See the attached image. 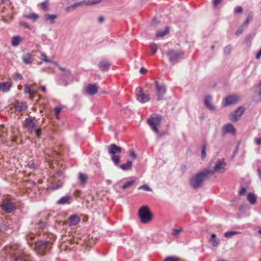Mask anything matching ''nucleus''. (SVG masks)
<instances>
[{"mask_svg": "<svg viewBox=\"0 0 261 261\" xmlns=\"http://www.w3.org/2000/svg\"><path fill=\"white\" fill-rule=\"evenodd\" d=\"M83 3H84L83 2H77V3H74L73 5H72L71 6L67 7L66 8V11H70L72 10H73V9H75L76 8H77V7L81 5Z\"/></svg>", "mask_w": 261, "mask_h": 261, "instance_id": "nucleus-36", "label": "nucleus"}, {"mask_svg": "<svg viewBox=\"0 0 261 261\" xmlns=\"http://www.w3.org/2000/svg\"><path fill=\"white\" fill-rule=\"evenodd\" d=\"M169 32V27H166L164 30H158L156 31V36L157 37H163L167 35Z\"/></svg>", "mask_w": 261, "mask_h": 261, "instance_id": "nucleus-31", "label": "nucleus"}, {"mask_svg": "<svg viewBox=\"0 0 261 261\" xmlns=\"http://www.w3.org/2000/svg\"><path fill=\"white\" fill-rule=\"evenodd\" d=\"M214 174V171L213 169L205 168L192 176L190 179L189 184L194 189H198L203 186L204 180Z\"/></svg>", "mask_w": 261, "mask_h": 261, "instance_id": "nucleus-1", "label": "nucleus"}, {"mask_svg": "<svg viewBox=\"0 0 261 261\" xmlns=\"http://www.w3.org/2000/svg\"><path fill=\"white\" fill-rule=\"evenodd\" d=\"M177 258L175 256H168L167 257L164 261H176Z\"/></svg>", "mask_w": 261, "mask_h": 261, "instance_id": "nucleus-47", "label": "nucleus"}, {"mask_svg": "<svg viewBox=\"0 0 261 261\" xmlns=\"http://www.w3.org/2000/svg\"><path fill=\"white\" fill-rule=\"evenodd\" d=\"M45 225H46V223L44 222L40 221L39 223V227L40 228L43 229V228H44L45 227Z\"/></svg>", "mask_w": 261, "mask_h": 261, "instance_id": "nucleus-62", "label": "nucleus"}, {"mask_svg": "<svg viewBox=\"0 0 261 261\" xmlns=\"http://www.w3.org/2000/svg\"><path fill=\"white\" fill-rule=\"evenodd\" d=\"M57 17V15L55 14H48L44 15V18L46 20H49L50 23L53 24L55 22V19Z\"/></svg>", "mask_w": 261, "mask_h": 261, "instance_id": "nucleus-32", "label": "nucleus"}, {"mask_svg": "<svg viewBox=\"0 0 261 261\" xmlns=\"http://www.w3.org/2000/svg\"><path fill=\"white\" fill-rule=\"evenodd\" d=\"M11 261H26L25 255L20 252H16L11 255Z\"/></svg>", "mask_w": 261, "mask_h": 261, "instance_id": "nucleus-19", "label": "nucleus"}, {"mask_svg": "<svg viewBox=\"0 0 261 261\" xmlns=\"http://www.w3.org/2000/svg\"><path fill=\"white\" fill-rule=\"evenodd\" d=\"M61 110L62 109L60 107H57L55 108V113L57 118H58L59 114L61 111Z\"/></svg>", "mask_w": 261, "mask_h": 261, "instance_id": "nucleus-48", "label": "nucleus"}, {"mask_svg": "<svg viewBox=\"0 0 261 261\" xmlns=\"http://www.w3.org/2000/svg\"><path fill=\"white\" fill-rule=\"evenodd\" d=\"M21 40V37L19 36H14L12 38L11 44L13 46H17Z\"/></svg>", "mask_w": 261, "mask_h": 261, "instance_id": "nucleus-28", "label": "nucleus"}, {"mask_svg": "<svg viewBox=\"0 0 261 261\" xmlns=\"http://www.w3.org/2000/svg\"><path fill=\"white\" fill-rule=\"evenodd\" d=\"M70 75H71L70 71L69 70H66L65 71V73L64 74H63L62 76L69 78Z\"/></svg>", "mask_w": 261, "mask_h": 261, "instance_id": "nucleus-58", "label": "nucleus"}, {"mask_svg": "<svg viewBox=\"0 0 261 261\" xmlns=\"http://www.w3.org/2000/svg\"><path fill=\"white\" fill-rule=\"evenodd\" d=\"M163 117L160 115L156 114L154 116H151L147 120V122L150 128L156 133H159L158 125L160 124Z\"/></svg>", "mask_w": 261, "mask_h": 261, "instance_id": "nucleus-5", "label": "nucleus"}, {"mask_svg": "<svg viewBox=\"0 0 261 261\" xmlns=\"http://www.w3.org/2000/svg\"><path fill=\"white\" fill-rule=\"evenodd\" d=\"M48 3L49 0H45L44 2L41 3L40 4L41 9L45 11H47L48 10Z\"/></svg>", "mask_w": 261, "mask_h": 261, "instance_id": "nucleus-39", "label": "nucleus"}, {"mask_svg": "<svg viewBox=\"0 0 261 261\" xmlns=\"http://www.w3.org/2000/svg\"><path fill=\"white\" fill-rule=\"evenodd\" d=\"M14 79L16 80H22L23 79L22 75L19 73H16L14 74Z\"/></svg>", "mask_w": 261, "mask_h": 261, "instance_id": "nucleus-52", "label": "nucleus"}, {"mask_svg": "<svg viewBox=\"0 0 261 261\" xmlns=\"http://www.w3.org/2000/svg\"><path fill=\"white\" fill-rule=\"evenodd\" d=\"M83 3H84L83 2H77V3H74L73 5H72L71 6L67 7L66 8V11H70L72 10H73V9H75L76 8H77V7L81 5Z\"/></svg>", "mask_w": 261, "mask_h": 261, "instance_id": "nucleus-37", "label": "nucleus"}, {"mask_svg": "<svg viewBox=\"0 0 261 261\" xmlns=\"http://www.w3.org/2000/svg\"><path fill=\"white\" fill-rule=\"evenodd\" d=\"M206 147V141H203L202 145V150H201V158L202 159H204L206 156L205 149Z\"/></svg>", "mask_w": 261, "mask_h": 261, "instance_id": "nucleus-40", "label": "nucleus"}, {"mask_svg": "<svg viewBox=\"0 0 261 261\" xmlns=\"http://www.w3.org/2000/svg\"><path fill=\"white\" fill-rule=\"evenodd\" d=\"M78 178H79L80 183L82 185H85L88 180L87 175L85 174L82 173V172H80L79 173Z\"/></svg>", "mask_w": 261, "mask_h": 261, "instance_id": "nucleus-25", "label": "nucleus"}, {"mask_svg": "<svg viewBox=\"0 0 261 261\" xmlns=\"http://www.w3.org/2000/svg\"><path fill=\"white\" fill-rule=\"evenodd\" d=\"M24 125L27 128L28 131L32 133L36 130L37 126L35 123L31 118H27L24 121Z\"/></svg>", "mask_w": 261, "mask_h": 261, "instance_id": "nucleus-12", "label": "nucleus"}, {"mask_svg": "<svg viewBox=\"0 0 261 261\" xmlns=\"http://www.w3.org/2000/svg\"><path fill=\"white\" fill-rule=\"evenodd\" d=\"M138 217L142 224H147L153 219V214L147 205L141 206L138 211Z\"/></svg>", "mask_w": 261, "mask_h": 261, "instance_id": "nucleus-2", "label": "nucleus"}, {"mask_svg": "<svg viewBox=\"0 0 261 261\" xmlns=\"http://www.w3.org/2000/svg\"><path fill=\"white\" fill-rule=\"evenodd\" d=\"M212 100V96L211 95H206L204 98V105L208 110L214 111L216 110V107L210 103Z\"/></svg>", "mask_w": 261, "mask_h": 261, "instance_id": "nucleus-20", "label": "nucleus"}, {"mask_svg": "<svg viewBox=\"0 0 261 261\" xmlns=\"http://www.w3.org/2000/svg\"><path fill=\"white\" fill-rule=\"evenodd\" d=\"M22 60L25 64H31L34 60L33 56L29 53L24 54L22 56Z\"/></svg>", "mask_w": 261, "mask_h": 261, "instance_id": "nucleus-21", "label": "nucleus"}, {"mask_svg": "<svg viewBox=\"0 0 261 261\" xmlns=\"http://www.w3.org/2000/svg\"><path fill=\"white\" fill-rule=\"evenodd\" d=\"M184 55L182 51H176L173 49H169L167 52L169 62L173 64L177 63L180 59L183 58Z\"/></svg>", "mask_w": 261, "mask_h": 261, "instance_id": "nucleus-4", "label": "nucleus"}, {"mask_svg": "<svg viewBox=\"0 0 261 261\" xmlns=\"http://www.w3.org/2000/svg\"><path fill=\"white\" fill-rule=\"evenodd\" d=\"M11 86V83L9 82L0 83V90L4 92L8 91Z\"/></svg>", "mask_w": 261, "mask_h": 261, "instance_id": "nucleus-23", "label": "nucleus"}, {"mask_svg": "<svg viewBox=\"0 0 261 261\" xmlns=\"http://www.w3.org/2000/svg\"><path fill=\"white\" fill-rule=\"evenodd\" d=\"M28 166L29 168H30L31 169H34V168H36V167L35 166L34 162H32V161L29 162L28 163Z\"/></svg>", "mask_w": 261, "mask_h": 261, "instance_id": "nucleus-57", "label": "nucleus"}, {"mask_svg": "<svg viewBox=\"0 0 261 261\" xmlns=\"http://www.w3.org/2000/svg\"><path fill=\"white\" fill-rule=\"evenodd\" d=\"M243 31H244L243 26L239 27L236 32V35L237 36H239L243 33Z\"/></svg>", "mask_w": 261, "mask_h": 261, "instance_id": "nucleus-46", "label": "nucleus"}, {"mask_svg": "<svg viewBox=\"0 0 261 261\" xmlns=\"http://www.w3.org/2000/svg\"><path fill=\"white\" fill-rule=\"evenodd\" d=\"M245 108L243 107H240L234 112L230 114L229 117L231 121H237L243 114Z\"/></svg>", "mask_w": 261, "mask_h": 261, "instance_id": "nucleus-9", "label": "nucleus"}, {"mask_svg": "<svg viewBox=\"0 0 261 261\" xmlns=\"http://www.w3.org/2000/svg\"><path fill=\"white\" fill-rule=\"evenodd\" d=\"M41 56L42 57V60L45 62L50 63L51 62V61L48 59L47 58V56L45 54H42Z\"/></svg>", "mask_w": 261, "mask_h": 261, "instance_id": "nucleus-54", "label": "nucleus"}, {"mask_svg": "<svg viewBox=\"0 0 261 261\" xmlns=\"http://www.w3.org/2000/svg\"><path fill=\"white\" fill-rule=\"evenodd\" d=\"M260 57H261V48L259 49V50L256 54L255 58L256 59H259L260 58Z\"/></svg>", "mask_w": 261, "mask_h": 261, "instance_id": "nucleus-63", "label": "nucleus"}, {"mask_svg": "<svg viewBox=\"0 0 261 261\" xmlns=\"http://www.w3.org/2000/svg\"><path fill=\"white\" fill-rule=\"evenodd\" d=\"M87 94L90 95H93L98 92V86L96 84H88L85 89Z\"/></svg>", "mask_w": 261, "mask_h": 261, "instance_id": "nucleus-13", "label": "nucleus"}, {"mask_svg": "<svg viewBox=\"0 0 261 261\" xmlns=\"http://www.w3.org/2000/svg\"><path fill=\"white\" fill-rule=\"evenodd\" d=\"M111 65L112 63L109 61L103 59L99 62L98 66L101 71H106L110 69Z\"/></svg>", "mask_w": 261, "mask_h": 261, "instance_id": "nucleus-15", "label": "nucleus"}, {"mask_svg": "<svg viewBox=\"0 0 261 261\" xmlns=\"http://www.w3.org/2000/svg\"><path fill=\"white\" fill-rule=\"evenodd\" d=\"M154 84L155 93L157 96L156 100L158 101L162 100L167 91L166 87L164 83H159L158 81H155Z\"/></svg>", "mask_w": 261, "mask_h": 261, "instance_id": "nucleus-6", "label": "nucleus"}, {"mask_svg": "<svg viewBox=\"0 0 261 261\" xmlns=\"http://www.w3.org/2000/svg\"><path fill=\"white\" fill-rule=\"evenodd\" d=\"M255 143L257 145H261V137L255 138L254 139Z\"/></svg>", "mask_w": 261, "mask_h": 261, "instance_id": "nucleus-60", "label": "nucleus"}, {"mask_svg": "<svg viewBox=\"0 0 261 261\" xmlns=\"http://www.w3.org/2000/svg\"><path fill=\"white\" fill-rule=\"evenodd\" d=\"M239 97L236 95H229L225 97L223 100V106H228L234 104L238 100Z\"/></svg>", "mask_w": 261, "mask_h": 261, "instance_id": "nucleus-11", "label": "nucleus"}, {"mask_svg": "<svg viewBox=\"0 0 261 261\" xmlns=\"http://www.w3.org/2000/svg\"><path fill=\"white\" fill-rule=\"evenodd\" d=\"M151 49L152 50L153 53L152 54H154L155 53L158 49V46L155 44H152L150 45Z\"/></svg>", "mask_w": 261, "mask_h": 261, "instance_id": "nucleus-51", "label": "nucleus"}, {"mask_svg": "<svg viewBox=\"0 0 261 261\" xmlns=\"http://www.w3.org/2000/svg\"><path fill=\"white\" fill-rule=\"evenodd\" d=\"M26 239L27 240L28 244H29L31 246L32 244V241H33V240L34 239L33 234L31 233V234H28L26 236Z\"/></svg>", "mask_w": 261, "mask_h": 261, "instance_id": "nucleus-42", "label": "nucleus"}, {"mask_svg": "<svg viewBox=\"0 0 261 261\" xmlns=\"http://www.w3.org/2000/svg\"><path fill=\"white\" fill-rule=\"evenodd\" d=\"M254 36V35H252V34L248 35L245 38V41L246 43H247L248 42L250 43L252 39H253Z\"/></svg>", "mask_w": 261, "mask_h": 261, "instance_id": "nucleus-44", "label": "nucleus"}, {"mask_svg": "<svg viewBox=\"0 0 261 261\" xmlns=\"http://www.w3.org/2000/svg\"><path fill=\"white\" fill-rule=\"evenodd\" d=\"M19 24L21 26L23 27L24 28L28 29L29 30H31L30 25L28 24V23L25 22H23L22 21H20Z\"/></svg>", "mask_w": 261, "mask_h": 261, "instance_id": "nucleus-45", "label": "nucleus"}, {"mask_svg": "<svg viewBox=\"0 0 261 261\" xmlns=\"http://www.w3.org/2000/svg\"><path fill=\"white\" fill-rule=\"evenodd\" d=\"M24 93L25 94H30L32 95L34 93V91L32 89V85L29 84H25L24 86Z\"/></svg>", "mask_w": 261, "mask_h": 261, "instance_id": "nucleus-34", "label": "nucleus"}, {"mask_svg": "<svg viewBox=\"0 0 261 261\" xmlns=\"http://www.w3.org/2000/svg\"><path fill=\"white\" fill-rule=\"evenodd\" d=\"M62 186H63V182L61 181H59L57 183H55V184H53L52 185H51L48 188V189L52 191H54V190H57V189L61 188L62 187Z\"/></svg>", "mask_w": 261, "mask_h": 261, "instance_id": "nucleus-33", "label": "nucleus"}, {"mask_svg": "<svg viewBox=\"0 0 261 261\" xmlns=\"http://www.w3.org/2000/svg\"><path fill=\"white\" fill-rule=\"evenodd\" d=\"M139 190H144L147 191H151V189L147 185L141 186L138 188Z\"/></svg>", "mask_w": 261, "mask_h": 261, "instance_id": "nucleus-43", "label": "nucleus"}, {"mask_svg": "<svg viewBox=\"0 0 261 261\" xmlns=\"http://www.w3.org/2000/svg\"><path fill=\"white\" fill-rule=\"evenodd\" d=\"M129 156L133 159H136L137 158V155L133 149L130 150Z\"/></svg>", "mask_w": 261, "mask_h": 261, "instance_id": "nucleus-53", "label": "nucleus"}, {"mask_svg": "<svg viewBox=\"0 0 261 261\" xmlns=\"http://www.w3.org/2000/svg\"><path fill=\"white\" fill-rule=\"evenodd\" d=\"M23 17L31 19L33 22L36 21L39 18V15L34 13L24 15Z\"/></svg>", "mask_w": 261, "mask_h": 261, "instance_id": "nucleus-30", "label": "nucleus"}, {"mask_svg": "<svg viewBox=\"0 0 261 261\" xmlns=\"http://www.w3.org/2000/svg\"><path fill=\"white\" fill-rule=\"evenodd\" d=\"M13 107L14 108L16 112H18L19 113L24 112L28 108L26 103L20 102L19 101L15 102L13 105Z\"/></svg>", "mask_w": 261, "mask_h": 261, "instance_id": "nucleus-14", "label": "nucleus"}, {"mask_svg": "<svg viewBox=\"0 0 261 261\" xmlns=\"http://www.w3.org/2000/svg\"><path fill=\"white\" fill-rule=\"evenodd\" d=\"M251 20V17H248L246 19V21L244 22L243 24V26H247L248 24L249 23V21Z\"/></svg>", "mask_w": 261, "mask_h": 261, "instance_id": "nucleus-61", "label": "nucleus"}, {"mask_svg": "<svg viewBox=\"0 0 261 261\" xmlns=\"http://www.w3.org/2000/svg\"><path fill=\"white\" fill-rule=\"evenodd\" d=\"M1 206L7 213H11L16 209L15 203L10 200H4L1 204Z\"/></svg>", "mask_w": 261, "mask_h": 261, "instance_id": "nucleus-7", "label": "nucleus"}, {"mask_svg": "<svg viewBox=\"0 0 261 261\" xmlns=\"http://www.w3.org/2000/svg\"><path fill=\"white\" fill-rule=\"evenodd\" d=\"M136 96L137 99L141 103H145L149 100L148 95L145 94L141 87H138L136 89Z\"/></svg>", "mask_w": 261, "mask_h": 261, "instance_id": "nucleus-8", "label": "nucleus"}, {"mask_svg": "<svg viewBox=\"0 0 261 261\" xmlns=\"http://www.w3.org/2000/svg\"><path fill=\"white\" fill-rule=\"evenodd\" d=\"M135 182V179H132L129 181L125 182L122 186V189H126L131 187L133 184Z\"/></svg>", "mask_w": 261, "mask_h": 261, "instance_id": "nucleus-38", "label": "nucleus"}, {"mask_svg": "<svg viewBox=\"0 0 261 261\" xmlns=\"http://www.w3.org/2000/svg\"><path fill=\"white\" fill-rule=\"evenodd\" d=\"M49 245V241L45 240H39L35 243L36 249L40 251H44L46 249L48 248Z\"/></svg>", "mask_w": 261, "mask_h": 261, "instance_id": "nucleus-10", "label": "nucleus"}, {"mask_svg": "<svg viewBox=\"0 0 261 261\" xmlns=\"http://www.w3.org/2000/svg\"><path fill=\"white\" fill-rule=\"evenodd\" d=\"M243 9L241 7L238 6L235 8L234 12L235 13L239 14L242 13Z\"/></svg>", "mask_w": 261, "mask_h": 261, "instance_id": "nucleus-50", "label": "nucleus"}, {"mask_svg": "<svg viewBox=\"0 0 261 261\" xmlns=\"http://www.w3.org/2000/svg\"><path fill=\"white\" fill-rule=\"evenodd\" d=\"M247 199L251 204H254L256 202L257 197L253 193H249L247 195Z\"/></svg>", "mask_w": 261, "mask_h": 261, "instance_id": "nucleus-24", "label": "nucleus"}, {"mask_svg": "<svg viewBox=\"0 0 261 261\" xmlns=\"http://www.w3.org/2000/svg\"><path fill=\"white\" fill-rule=\"evenodd\" d=\"M80 221L81 219L77 214L72 215L68 219V226H75Z\"/></svg>", "mask_w": 261, "mask_h": 261, "instance_id": "nucleus-16", "label": "nucleus"}, {"mask_svg": "<svg viewBox=\"0 0 261 261\" xmlns=\"http://www.w3.org/2000/svg\"><path fill=\"white\" fill-rule=\"evenodd\" d=\"M72 200V196L70 194H67L59 199L57 202V204L60 205L70 204Z\"/></svg>", "mask_w": 261, "mask_h": 261, "instance_id": "nucleus-17", "label": "nucleus"}, {"mask_svg": "<svg viewBox=\"0 0 261 261\" xmlns=\"http://www.w3.org/2000/svg\"><path fill=\"white\" fill-rule=\"evenodd\" d=\"M222 0H213V5L214 7H217Z\"/></svg>", "mask_w": 261, "mask_h": 261, "instance_id": "nucleus-55", "label": "nucleus"}, {"mask_svg": "<svg viewBox=\"0 0 261 261\" xmlns=\"http://www.w3.org/2000/svg\"><path fill=\"white\" fill-rule=\"evenodd\" d=\"M226 166V163L224 161H219L216 163L214 167L215 172L223 173L225 171L224 167Z\"/></svg>", "mask_w": 261, "mask_h": 261, "instance_id": "nucleus-18", "label": "nucleus"}, {"mask_svg": "<svg viewBox=\"0 0 261 261\" xmlns=\"http://www.w3.org/2000/svg\"><path fill=\"white\" fill-rule=\"evenodd\" d=\"M33 132L36 133V135L38 138H39L41 135V131L40 129H38L37 127H36V130H34Z\"/></svg>", "mask_w": 261, "mask_h": 261, "instance_id": "nucleus-56", "label": "nucleus"}, {"mask_svg": "<svg viewBox=\"0 0 261 261\" xmlns=\"http://www.w3.org/2000/svg\"><path fill=\"white\" fill-rule=\"evenodd\" d=\"M108 152L111 155V160L116 166H118L120 156L117 153H120L123 149L115 144H111L108 147Z\"/></svg>", "mask_w": 261, "mask_h": 261, "instance_id": "nucleus-3", "label": "nucleus"}, {"mask_svg": "<svg viewBox=\"0 0 261 261\" xmlns=\"http://www.w3.org/2000/svg\"><path fill=\"white\" fill-rule=\"evenodd\" d=\"M100 1H101L100 0H99V1H97V0H91V1H88L86 3V5H90L95 4H97V3H99V2H100Z\"/></svg>", "mask_w": 261, "mask_h": 261, "instance_id": "nucleus-49", "label": "nucleus"}, {"mask_svg": "<svg viewBox=\"0 0 261 261\" xmlns=\"http://www.w3.org/2000/svg\"><path fill=\"white\" fill-rule=\"evenodd\" d=\"M232 47L230 45H228L224 48V53L225 55H228L231 51Z\"/></svg>", "mask_w": 261, "mask_h": 261, "instance_id": "nucleus-41", "label": "nucleus"}, {"mask_svg": "<svg viewBox=\"0 0 261 261\" xmlns=\"http://www.w3.org/2000/svg\"><path fill=\"white\" fill-rule=\"evenodd\" d=\"M257 172L260 180H261V169L259 167L257 168Z\"/></svg>", "mask_w": 261, "mask_h": 261, "instance_id": "nucleus-64", "label": "nucleus"}, {"mask_svg": "<svg viewBox=\"0 0 261 261\" xmlns=\"http://www.w3.org/2000/svg\"><path fill=\"white\" fill-rule=\"evenodd\" d=\"M184 229L180 227L179 228H173L172 229V235L174 238L177 239L179 236V233L183 232Z\"/></svg>", "mask_w": 261, "mask_h": 261, "instance_id": "nucleus-29", "label": "nucleus"}, {"mask_svg": "<svg viewBox=\"0 0 261 261\" xmlns=\"http://www.w3.org/2000/svg\"><path fill=\"white\" fill-rule=\"evenodd\" d=\"M240 233H241L240 232L236 231H226V232H225V233L224 234V237L226 238H230L232 236H234L235 234H239Z\"/></svg>", "mask_w": 261, "mask_h": 261, "instance_id": "nucleus-35", "label": "nucleus"}, {"mask_svg": "<svg viewBox=\"0 0 261 261\" xmlns=\"http://www.w3.org/2000/svg\"><path fill=\"white\" fill-rule=\"evenodd\" d=\"M223 131L224 133H231L232 134H234L236 132L233 125L231 123H227L223 127Z\"/></svg>", "mask_w": 261, "mask_h": 261, "instance_id": "nucleus-22", "label": "nucleus"}, {"mask_svg": "<svg viewBox=\"0 0 261 261\" xmlns=\"http://www.w3.org/2000/svg\"><path fill=\"white\" fill-rule=\"evenodd\" d=\"M246 192V188L242 187L241 188V189L240 190L239 194L242 195H243L244 194H245Z\"/></svg>", "mask_w": 261, "mask_h": 261, "instance_id": "nucleus-59", "label": "nucleus"}, {"mask_svg": "<svg viewBox=\"0 0 261 261\" xmlns=\"http://www.w3.org/2000/svg\"><path fill=\"white\" fill-rule=\"evenodd\" d=\"M133 166V163L130 161H128L126 163L122 164L120 166V168L124 171L130 170Z\"/></svg>", "mask_w": 261, "mask_h": 261, "instance_id": "nucleus-27", "label": "nucleus"}, {"mask_svg": "<svg viewBox=\"0 0 261 261\" xmlns=\"http://www.w3.org/2000/svg\"><path fill=\"white\" fill-rule=\"evenodd\" d=\"M209 242L212 243L214 247H217L220 243V240L216 239V235L215 233H212Z\"/></svg>", "mask_w": 261, "mask_h": 261, "instance_id": "nucleus-26", "label": "nucleus"}]
</instances>
